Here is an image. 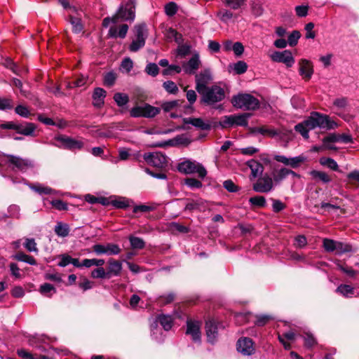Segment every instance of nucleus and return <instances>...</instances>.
<instances>
[{
  "label": "nucleus",
  "mask_w": 359,
  "mask_h": 359,
  "mask_svg": "<svg viewBox=\"0 0 359 359\" xmlns=\"http://www.w3.org/2000/svg\"><path fill=\"white\" fill-rule=\"evenodd\" d=\"M122 270V264L121 262L114 260H109V269H108V278H110L111 275L118 276L120 274Z\"/></svg>",
  "instance_id": "obj_24"
},
{
  "label": "nucleus",
  "mask_w": 359,
  "mask_h": 359,
  "mask_svg": "<svg viewBox=\"0 0 359 359\" xmlns=\"http://www.w3.org/2000/svg\"><path fill=\"white\" fill-rule=\"evenodd\" d=\"M190 140L187 135H180L170 140V143L172 146L175 145H187L190 142Z\"/></svg>",
  "instance_id": "obj_34"
},
{
  "label": "nucleus",
  "mask_w": 359,
  "mask_h": 359,
  "mask_svg": "<svg viewBox=\"0 0 359 359\" xmlns=\"http://www.w3.org/2000/svg\"><path fill=\"white\" fill-rule=\"evenodd\" d=\"M320 164L333 170H337L338 165L333 158H320Z\"/></svg>",
  "instance_id": "obj_50"
},
{
  "label": "nucleus",
  "mask_w": 359,
  "mask_h": 359,
  "mask_svg": "<svg viewBox=\"0 0 359 359\" xmlns=\"http://www.w3.org/2000/svg\"><path fill=\"white\" fill-rule=\"evenodd\" d=\"M149 165L156 168L163 169L168 165L167 158H144Z\"/></svg>",
  "instance_id": "obj_27"
},
{
  "label": "nucleus",
  "mask_w": 359,
  "mask_h": 359,
  "mask_svg": "<svg viewBox=\"0 0 359 359\" xmlns=\"http://www.w3.org/2000/svg\"><path fill=\"white\" fill-rule=\"evenodd\" d=\"M129 241L133 249H142L144 247V241L140 238L130 236Z\"/></svg>",
  "instance_id": "obj_44"
},
{
  "label": "nucleus",
  "mask_w": 359,
  "mask_h": 359,
  "mask_svg": "<svg viewBox=\"0 0 359 359\" xmlns=\"http://www.w3.org/2000/svg\"><path fill=\"white\" fill-rule=\"evenodd\" d=\"M144 44V41L136 38V39L133 40L130 43L129 49L132 52H137L138 50L142 48Z\"/></svg>",
  "instance_id": "obj_55"
},
{
  "label": "nucleus",
  "mask_w": 359,
  "mask_h": 359,
  "mask_svg": "<svg viewBox=\"0 0 359 359\" xmlns=\"http://www.w3.org/2000/svg\"><path fill=\"white\" fill-rule=\"evenodd\" d=\"M128 30V26L126 24H123L120 26L118 31L116 27H110L109 30V35L110 37L124 39L127 34Z\"/></svg>",
  "instance_id": "obj_21"
},
{
  "label": "nucleus",
  "mask_w": 359,
  "mask_h": 359,
  "mask_svg": "<svg viewBox=\"0 0 359 359\" xmlns=\"http://www.w3.org/2000/svg\"><path fill=\"white\" fill-rule=\"evenodd\" d=\"M217 16L220 18L222 21L226 22L227 20H231L233 17V14L230 11L222 9L218 12Z\"/></svg>",
  "instance_id": "obj_53"
},
{
  "label": "nucleus",
  "mask_w": 359,
  "mask_h": 359,
  "mask_svg": "<svg viewBox=\"0 0 359 359\" xmlns=\"http://www.w3.org/2000/svg\"><path fill=\"white\" fill-rule=\"evenodd\" d=\"M135 0H127L126 1L121 4L116 14L114 15L117 22H133L135 18Z\"/></svg>",
  "instance_id": "obj_4"
},
{
  "label": "nucleus",
  "mask_w": 359,
  "mask_h": 359,
  "mask_svg": "<svg viewBox=\"0 0 359 359\" xmlns=\"http://www.w3.org/2000/svg\"><path fill=\"white\" fill-rule=\"evenodd\" d=\"M237 350L244 355H250L255 353L253 341L251 339L243 337L237 342Z\"/></svg>",
  "instance_id": "obj_12"
},
{
  "label": "nucleus",
  "mask_w": 359,
  "mask_h": 359,
  "mask_svg": "<svg viewBox=\"0 0 359 359\" xmlns=\"http://www.w3.org/2000/svg\"><path fill=\"white\" fill-rule=\"evenodd\" d=\"M352 248L350 245L341 242L336 241L335 253L343 254L351 252Z\"/></svg>",
  "instance_id": "obj_41"
},
{
  "label": "nucleus",
  "mask_w": 359,
  "mask_h": 359,
  "mask_svg": "<svg viewBox=\"0 0 359 359\" xmlns=\"http://www.w3.org/2000/svg\"><path fill=\"white\" fill-rule=\"evenodd\" d=\"M351 136L349 135H346V134H343V135H339L337 137H325L324 139V144L326 145L327 144V142H333V141H337V142H342V143H349L351 142Z\"/></svg>",
  "instance_id": "obj_33"
},
{
  "label": "nucleus",
  "mask_w": 359,
  "mask_h": 359,
  "mask_svg": "<svg viewBox=\"0 0 359 359\" xmlns=\"http://www.w3.org/2000/svg\"><path fill=\"white\" fill-rule=\"evenodd\" d=\"M9 166H11L13 168H17L20 170H25L27 165L25 163L24 158H10L9 161Z\"/></svg>",
  "instance_id": "obj_37"
},
{
  "label": "nucleus",
  "mask_w": 359,
  "mask_h": 359,
  "mask_svg": "<svg viewBox=\"0 0 359 359\" xmlns=\"http://www.w3.org/2000/svg\"><path fill=\"white\" fill-rule=\"evenodd\" d=\"M15 111L17 114L24 118H27L30 115L29 110L24 105H18L15 109Z\"/></svg>",
  "instance_id": "obj_59"
},
{
  "label": "nucleus",
  "mask_w": 359,
  "mask_h": 359,
  "mask_svg": "<svg viewBox=\"0 0 359 359\" xmlns=\"http://www.w3.org/2000/svg\"><path fill=\"white\" fill-rule=\"evenodd\" d=\"M93 249L97 255H118L121 252V248L119 246L114 243H107L106 245H94Z\"/></svg>",
  "instance_id": "obj_11"
},
{
  "label": "nucleus",
  "mask_w": 359,
  "mask_h": 359,
  "mask_svg": "<svg viewBox=\"0 0 359 359\" xmlns=\"http://www.w3.org/2000/svg\"><path fill=\"white\" fill-rule=\"evenodd\" d=\"M177 11V6L175 3L170 2L167 4L165 6V13L169 16L174 15Z\"/></svg>",
  "instance_id": "obj_61"
},
{
  "label": "nucleus",
  "mask_w": 359,
  "mask_h": 359,
  "mask_svg": "<svg viewBox=\"0 0 359 359\" xmlns=\"http://www.w3.org/2000/svg\"><path fill=\"white\" fill-rule=\"evenodd\" d=\"M311 175L313 177L318 178L325 183H327L330 181V177L324 172L313 170L311 172Z\"/></svg>",
  "instance_id": "obj_48"
},
{
  "label": "nucleus",
  "mask_w": 359,
  "mask_h": 359,
  "mask_svg": "<svg viewBox=\"0 0 359 359\" xmlns=\"http://www.w3.org/2000/svg\"><path fill=\"white\" fill-rule=\"evenodd\" d=\"M299 74L305 81L310 80L313 74V69L311 62L306 59H302L299 62Z\"/></svg>",
  "instance_id": "obj_15"
},
{
  "label": "nucleus",
  "mask_w": 359,
  "mask_h": 359,
  "mask_svg": "<svg viewBox=\"0 0 359 359\" xmlns=\"http://www.w3.org/2000/svg\"><path fill=\"white\" fill-rule=\"evenodd\" d=\"M184 183L191 189H200L202 187V182L194 178H187Z\"/></svg>",
  "instance_id": "obj_52"
},
{
  "label": "nucleus",
  "mask_w": 359,
  "mask_h": 359,
  "mask_svg": "<svg viewBox=\"0 0 359 359\" xmlns=\"http://www.w3.org/2000/svg\"><path fill=\"white\" fill-rule=\"evenodd\" d=\"M201 60L198 54H194L188 62L182 63L184 72L188 74H194L199 68Z\"/></svg>",
  "instance_id": "obj_14"
},
{
  "label": "nucleus",
  "mask_w": 359,
  "mask_h": 359,
  "mask_svg": "<svg viewBox=\"0 0 359 359\" xmlns=\"http://www.w3.org/2000/svg\"><path fill=\"white\" fill-rule=\"evenodd\" d=\"M183 69L182 67L175 65H170L168 66L167 69L163 70L162 73L163 75H170L172 72H175L176 73H180Z\"/></svg>",
  "instance_id": "obj_62"
},
{
  "label": "nucleus",
  "mask_w": 359,
  "mask_h": 359,
  "mask_svg": "<svg viewBox=\"0 0 359 359\" xmlns=\"http://www.w3.org/2000/svg\"><path fill=\"white\" fill-rule=\"evenodd\" d=\"M136 38L145 41L147 36V29L145 24H140L135 26Z\"/></svg>",
  "instance_id": "obj_30"
},
{
  "label": "nucleus",
  "mask_w": 359,
  "mask_h": 359,
  "mask_svg": "<svg viewBox=\"0 0 359 359\" xmlns=\"http://www.w3.org/2000/svg\"><path fill=\"white\" fill-rule=\"evenodd\" d=\"M104 264V260L102 259H85L82 262V265L87 268H90L92 266H101Z\"/></svg>",
  "instance_id": "obj_38"
},
{
  "label": "nucleus",
  "mask_w": 359,
  "mask_h": 359,
  "mask_svg": "<svg viewBox=\"0 0 359 359\" xmlns=\"http://www.w3.org/2000/svg\"><path fill=\"white\" fill-rule=\"evenodd\" d=\"M205 331L208 341L213 344L216 341L218 335L217 326L213 320H210L206 323Z\"/></svg>",
  "instance_id": "obj_18"
},
{
  "label": "nucleus",
  "mask_w": 359,
  "mask_h": 359,
  "mask_svg": "<svg viewBox=\"0 0 359 359\" xmlns=\"http://www.w3.org/2000/svg\"><path fill=\"white\" fill-rule=\"evenodd\" d=\"M273 188V180L270 177L259 178L253 185V189L257 192L266 193L270 191Z\"/></svg>",
  "instance_id": "obj_13"
},
{
  "label": "nucleus",
  "mask_w": 359,
  "mask_h": 359,
  "mask_svg": "<svg viewBox=\"0 0 359 359\" xmlns=\"http://www.w3.org/2000/svg\"><path fill=\"white\" fill-rule=\"evenodd\" d=\"M201 95V102L207 105H212L222 101L225 96L224 90L220 86L214 85L199 93Z\"/></svg>",
  "instance_id": "obj_2"
},
{
  "label": "nucleus",
  "mask_w": 359,
  "mask_h": 359,
  "mask_svg": "<svg viewBox=\"0 0 359 359\" xmlns=\"http://www.w3.org/2000/svg\"><path fill=\"white\" fill-rule=\"evenodd\" d=\"M309 6H297L295 7V12L298 17L303 18L308 15Z\"/></svg>",
  "instance_id": "obj_63"
},
{
  "label": "nucleus",
  "mask_w": 359,
  "mask_h": 359,
  "mask_svg": "<svg viewBox=\"0 0 359 359\" xmlns=\"http://www.w3.org/2000/svg\"><path fill=\"white\" fill-rule=\"evenodd\" d=\"M130 203L132 201L124 197H118L111 200V204L117 208H126L130 206Z\"/></svg>",
  "instance_id": "obj_28"
},
{
  "label": "nucleus",
  "mask_w": 359,
  "mask_h": 359,
  "mask_svg": "<svg viewBox=\"0 0 359 359\" xmlns=\"http://www.w3.org/2000/svg\"><path fill=\"white\" fill-rule=\"evenodd\" d=\"M91 277L93 278H108V273L105 271L104 268L98 267L91 272Z\"/></svg>",
  "instance_id": "obj_49"
},
{
  "label": "nucleus",
  "mask_w": 359,
  "mask_h": 359,
  "mask_svg": "<svg viewBox=\"0 0 359 359\" xmlns=\"http://www.w3.org/2000/svg\"><path fill=\"white\" fill-rule=\"evenodd\" d=\"M13 107V102L9 98H0V109H11Z\"/></svg>",
  "instance_id": "obj_60"
},
{
  "label": "nucleus",
  "mask_w": 359,
  "mask_h": 359,
  "mask_svg": "<svg viewBox=\"0 0 359 359\" xmlns=\"http://www.w3.org/2000/svg\"><path fill=\"white\" fill-rule=\"evenodd\" d=\"M248 166L251 170V173L253 177H257L263 172L262 165L254 158H251L247 162Z\"/></svg>",
  "instance_id": "obj_22"
},
{
  "label": "nucleus",
  "mask_w": 359,
  "mask_h": 359,
  "mask_svg": "<svg viewBox=\"0 0 359 359\" xmlns=\"http://www.w3.org/2000/svg\"><path fill=\"white\" fill-rule=\"evenodd\" d=\"M35 129L36 126L34 123H25V124H18L16 131L21 135L32 136Z\"/></svg>",
  "instance_id": "obj_20"
},
{
  "label": "nucleus",
  "mask_w": 359,
  "mask_h": 359,
  "mask_svg": "<svg viewBox=\"0 0 359 359\" xmlns=\"http://www.w3.org/2000/svg\"><path fill=\"white\" fill-rule=\"evenodd\" d=\"M55 232L60 237H66L69 235V226L67 224L58 222L55 226Z\"/></svg>",
  "instance_id": "obj_31"
},
{
  "label": "nucleus",
  "mask_w": 359,
  "mask_h": 359,
  "mask_svg": "<svg viewBox=\"0 0 359 359\" xmlns=\"http://www.w3.org/2000/svg\"><path fill=\"white\" fill-rule=\"evenodd\" d=\"M304 339L305 346L309 348L313 346L317 343L315 337L313 336L312 334H311L309 332L305 333Z\"/></svg>",
  "instance_id": "obj_57"
},
{
  "label": "nucleus",
  "mask_w": 359,
  "mask_h": 359,
  "mask_svg": "<svg viewBox=\"0 0 359 359\" xmlns=\"http://www.w3.org/2000/svg\"><path fill=\"white\" fill-rule=\"evenodd\" d=\"M24 246L29 252H34L37 253L39 251L36 246V243L34 238H26Z\"/></svg>",
  "instance_id": "obj_45"
},
{
  "label": "nucleus",
  "mask_w": 359,
  "mask_h": 359,
  "mask_svg": "<svg viewBox=\"0 0 359 359\" xmlns=\"http://www.w3.org/2000/svg\"><path fill=\"white\" fill-rule=\"evenodd\" d=\"M250 203L257 207H264L266 205V200L264 196H255L249 200Z\"/></svg>",
  "instance_id": "obj_56"
},
{
  "label": "nucleus",
  "mask_w": 359,
  "mask_h": 359,
  "mask_svg": "<svg viewBox=\"0 0 359 359\" xmlns=\"http://www.w3.org/2000/svg\"><path fill=\"white\" fill-rule=\"evenodd\" d=\"M278 161L282 162L285 165H290L292 168L298 167L304 158H276Z\"/></svg>",
  "instance_id": "obj_42"
},
{
  "label": "nucleus",
  "mask_w": 359,
  "mask_h": 359,
  "mask_svg": "<svg viewBox=\"0 0 359 359\" xmlns=\"http://www.w3.org/2000/svg\"><path fill=\"white\" fill-rule=\"evenodd\" d=\"M206 203H207V202L202 199L192 201L187 203V205L185 206V210H198L200 211H204L206 208Z\"/></svg>",
  "instance_id": "obj_25"
},
{
  "label": "nucleus",
  "mask_w": 359,
  "mask_h": 359,
  "mask_svg": "<svg viewBox=\"0 0 359 359\" xmlns=\"http://www.w3.org/2000/svg\"><path fill=\"white\" fill-rule=\"evenodd\" d=\"M186 334L190 335L192 340L199 341L201 340L200 323L198 321L188 320L187 323Z\"/></svg>",
  "instance_id": "obj_16"
},
{
  "label": "nucleus",
  "mask_w": 359,
  "mask_h": 359,
  "mask_svg": "<svg viewBox=\"0 0 359 359\" xmlns=\"http://www.w3.org/2000/svg\"><path fill=\"white\" fill-rule=\"evenodd\" d=\"M158 320L165 330L168 331L171 329L173 319L170 316L160 315L158 317Z\"/></svg>",
  "instance_id": "obj_29"
},
{
  "label": "nucleus",
  "mask_w": 359,
  "mask_h": 359,
  "mask_svg": "<svg viewBox=\"0 0 359 359\" xmlns=\"http://www.w3.org/2000/svg\"><path fill=\"white\" fill-rule=\"evenodd\" d=\"M291 172H292L288 169L281 168L278 171L273 173V180L276 182H279Z\"/></svg>",
  "instance_id": "obj_40"
},
{
  "label": "nucleus",
  "mask_w": 359,
  "mask_h": 359,
  "mask_svg": "<svg viewBox=\"0 0 359 359\" xmlns=\"http://www.w3.org/2000/svg\"><path fill=\"white\" fill-rule=\"evenodd\" d=\"M114 100L118 107H123L128 102L129 97L125 93H117L114 94Z\"/></svg>",
  "instance_id": "obj_36"
},
{
  "label": "nucleus",
  "mask_w": 359,
  "mask_h": 359,
  "mask_svg": "<svg viewBox=\"0 0 359 359\" xmlns=\"http://www.w3.org/2000/svg\"><path fill=\"white\" fill-rule=\"evenodd\" d=\"M323 247L327 252H335L336 241L332 239L325 238L323 240Z\"/></svg>",
  "instance_id": "obj_58"
},
{
  "label": "nucleus",
  "mask_w": 359,
  "mask_h": 359,
  "mask_svg": "<svg viewBox=\"0 0 359 359\" xmlns=\"http://www.w3.org/2000/svg\"><path fill=\"white\" fill-rule=\"evenodd\" d=\"M257 131L262 135H267L271 137H276L286 141L292 140L293 137L292 130L278 131L273 128L261 127L257 129Z\"/></svg>",
  "instance_id": "obj_9"
},
{
  "label": "nucleus",
  "mask_w": 359,
  "mask_h": 359,
  "mask_svg": "<svg viewBox=\"0 0 359 359\" xmlns=\"http://www.w3.org/2000/svg\"><path fill=\"white\" fill-rule=\"evenodd\" d=\"M121 67L126 70L127 73L130 72L133 67V62L129 57L124 58L121 62Z\"/></svg>",
  "instance_id": "obj_64"
},
{
  "label": "nucleus",
  "mask_w": 359,
  "mask_h": 359,
  "mask_svg": "<svg viewBox=\"0 0 359 359\" xmlns=\"http://www.w3.org/2000/svg\"><path fill=\"white\" fill-rule=\"evenodd\" d=\"M18 261L26 262L30 265H36V262L35 259L29 255H27L23 252H19L12 257Z\"/></svg>",
  "instance_id": "obj_32"
},
{
  "label": "nucleus",
  "mask_w": 359,
  "mask_h": 359,
  "mask_svg": "<svg viewBox=\"0 0 359 359\" xmlns=\"http://www.w3.org/2000/svg\"><path fill=\"white\" fill-rule=\"evenodd\" d=\"M271 58L273 62L284 63L287 67H291L294 63L291 51L287 50L282 52L275 51L271 55Z\"/></svg>",
  "instance_id": "obj_10"
},
{
  "label": "nucleus",
  "mask_w": 359,
  "mask_h": 359,
  "mask_svg": "<svg viewBox=\"0 0 359 359\" xmlns=\"http://www.w3.org/2000/svg\"><path fill=\"white\" fill-rule=\"evenodd\" d=\"M163 86L165 88V90L169 93L176 94L178 92V87L175 83V82L172 81H167L164 82Z\"/></svg>",
  "instance_id": "obj_47"
},
{
  "label": "nucleus",
  "mask_w": 359,
  "mask_h": 359,
  "mask_svg": "<svg viewBox=\"0 0 359 359\" xmlns=\"http://www.w3.org/2000/svg\"><path fill=\"white\" fill-rule=\"evenodd\" d=\"M106 97V91L102 88H96L93 94V105L96 107H101L104 104V99Z\"/></svg>",
  "instance_id": "obj_19"
},
{
  "label": "nucleus",
  "mask_w": 359,
  "mask_h": 359,
  "mask_svg": "<svg viewBox=\"0 0 359 359\" xmlns=\"http://www.w3.org/2000/svg\"><path fill=\"white\" fill-rule=\"evenodd\" d=\"M69 22L72 26V31L74 33H80L83 29V25L81 22V19L77 17H74L72 15L69 16Z\"/></svg>",
  "instance_id": "obj_35"
},
{
  "label": "nucleus",
  "mask_w": 359,
  "mask_h": 359,
  "mask_svg": "<svg viewBox=\"0 0 359 359\" xmlns=\"http://www.w3.org/2000/svg\"><path fill=\"white\" fill-rule=\"evenodd\" d=\"M212 80L211 72L209 69H204L199 74H196V89L198 93H203V91L209 88L208 86V83Z\"/></svg>",
  "instance_id": "obj_8"
},
{
  "label": "nucleus",
  "mask_w": 359,
  "mask_h": 359,
  "mask_svg": "<svg viewBox=\"0 0 359 359\" xmlns=\"http://www.w3.org/2000/svg\"><path fill=\"white\" fill-rule=\"evenodd\" d=\"M160 109L149 104L136 106L130 111L132 117L153 118L160 113Z\"/></svg>",
  "instance_id": "obj_6"
},
{
  "label": "nucleus",
  "mask_w": 359,
  "mask_h": 359,
  "mask_svg": "<svg viewBox=\"0 0 359 359\" xmlns=\"http://www.w3.org/2000/svg\"><path fill=\"white\" fill-rule=\"evenodd\" d=\"M233 105L243 110H255L259 106V100L252 95L244 93L233 96Z\"/></svg>",
  "instance_id": "obj_3"
},
{
  "label": "nucleus",
  "mask_w": 359,
  "mask_h": 359,
  "mask_svg": "<svg viewBox=\"0 0 359 359\" xmlns=\"http://www.w3.org/2000/svg\"><path fill=\"white\" fill-rule=\"evenodd\" d=\"M230 67H232L233 69L237 74H244L248 69V65L244 61H238Z\"/></svg>",
  "instance_id": "obj_39"
},
{
  "label": "nucleus",
  "mask_w": 359,
  "mask_h": 359,
  "mask_svg": "<svg viewBox=\"0 0 359 359\" xmlns=\"http://www.w3.org/2000/svg\"><path fill=\"white\" fill-rule=\"evenodd\" d=\"M29 187L34 191L39 193V194H65L58 191H55L50 187H44L41 184L30 185Z\"/></svg>",
  "instance_id": "obj_23"
},
{
  "label": "nucleus",
  "mask_w": 359,
  "mask_h": 359,
  "mask_svg": "<svg viewBox=\"0 0 359 359\" xmlns=\"http://www.w3.org/2000/svg\"><path fill=\"white\" fill-rule=\"evenodd\" d=\"M55 141L60 147L72 150L80 149L83 146L82 141L63 135L57 136Z\"/></svg>",
  "instance_id": "obj_7"
},
{
  "label": "nucleus",
  "mask_w": 359,
  "mask_h": 359,
  "mask_svg": "<svg viewBox=\"0 0 359 359\" xmlns=\"http://www.w3.org/2000/svg\"><path fill=\"white\" fill-rule=\"evenodd\" d=\"M145 72L152 76H156L159 72V68L156 63L150 62L145 68Z\"/></svg>",
  "instance_id": "obj_46"
},
{
  "label": "nucleus",
  "mask_w": 359,
  "mask_h": 359,
  "mask_svg": "<svg viewBox=\"0 0 359 359\" xmlns=\"http://www.w3.org/2000/svg\"><path fill=\"white\" fill-rule=\"evenodd\" d=\"M191 47L187 44H181L178 46L177 53L181 57H184L190 53Z\"/></svg>",
  "instance_id": "obj_54"
},
{
  "label": "nucleus",
  "mask_w": 359,
  "mask_h": 359,
  "mask_svg": "<svg viewBox=\"0 0 359 359\" xmlns=\"http://www.w3.org/2000/svg\"><path fill=\"white\" fill-rule=\"evenodd\" d=\"M336 292L346 298H351L353 297L359 296V290H357L354 287L346 284H341L338 286Z\"/></svg>",
  "instance_id": "obj_17"
},
{
  "label": "nucleus",
  "mask_w": 359,
  "mask_h": 359,
  "mask_svg": "<svg viewBox=\"0 0 359 359\" xmlns=\"http://www.w3.org/2000/svg\"><path fill=\"white\" fill-rule=\"evenodd\" d=\"M301 34L299 31H293L287 39V43L290 46H294L298 43V40L300 38Z\"/></svg>",
  "instance_id": "obj_51"
},
{
  "label": "nucleus",
  "mask_w": 359,
  "mask_h": 359,
  "mask_svg": "<svg viewBox=\"0 0 359 359\" xmlns=\"http://www.w3.org/2000/svg\"><path fill=\"white\" fill-rule=\"evenodd\" d=\"M225 6L236 10L241 8L245 3V0H222Z\"/></svg>",
  "instance_id": "obj_43"
},
{
  "label": "nucleus",
  "mask_w": 359,
  "mask_h": 359,
  "mask_svg": "<svg viewBox=\"0 0 359 359\" xmlns=\"http://www.w3.org/2000/svg\"><path fill=\"white\" fill-rule=\"evenodd\" d=\"M180 172L189 175L197 174L201 178H204L207 175L205 168L200 163L189 160L184 161L180 163L177 166Z\"/></svg>",
  "instance_id": "obj_5"
},
{
  "label": "nucleus",
  "mask_w": 359,
  "mask_h": 359,
  "mask_svg": "<svg viewBox=\"0 0 359 359\" xmlns=\"http://www.w3.org/2000/svg\"><path fill=\"white\" fill-rule=\"evenodd\" d=\"M184 122L185 123L191 124L192 126L202 130H207L210 127L208 124L205 123L203 119L200 118H184Z\"/></svg>",
  "instance_id": "obj_26"
},
{
  "label": "nucleus",
  "mask_w": 359,
  "mask_h": 359,
  "mask_svg": "<svg viewBox=\"0 0 359 359\" xmlns=\"http://www.w3.org/2000/svg\"><path fill=\"white\" fill-rule=\"evenodd\" d=\"M337 127V123L327 115L319 112H312L306 119L297 124L294 130L300 133L304 139L309 137V132L316 128L323 130H331Z\"/></svg>",
  "instance_id": "obj_1"
}]
</instances>
